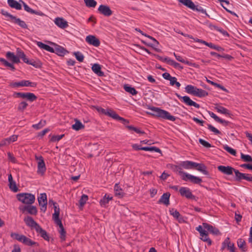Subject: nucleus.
Wrapping results in <instances>:
<instances>
[{"mask_svg":"<svg viewBox=\"0 0 252 252\" xmlns=\"http://www.w3.org/2000/svg\"><path fill=\"white\" fill-rule=\"evenodd\" d=\"M149 109L152 111L153 113H148L149 114L157 117H159L165 120H168L174 122L176 120V118L170 115V114L163 109H161L158 107H151L149 108Z\"/></svg>","mask_w":252,"mask_h":252,"instance_id":"f257e3e1","label":"nucleus"},{"mask_svg":"<svg viewBox=\"0 0 252 252\" xmlns=\"http://www.w3.org/2000/svg\"><path fill=\"white\" fill-rule=\"evenodd\" d=\"M17 199L24 204L32 205L35 200V196L30 193H20L16 195Z\"/></svg>","mask_w":252,"mask_h":252,"instance_id":"f03ea898","label":"nucleus"},{"mask_svg":"<svg viewBox=\"0 0 252 252\" xmlns=\"http://www.w3.org/2000/svg\"><path fill=\"white\" fill-rule=\"evenodd\" d=\"M179 173L182 175V179L184 181H187L189 180L191 183L195 184H199L202 182V179L199 177L183 172L180 167L179 168Z\"/></svg>","mask_w":252,"mask_h":252,"instance_id":"7ed1b4c3","label":"nucleus"},{"mask_svg":"<svg viewBox=\"0 0 252 252\" xmlns=\"http://www.w3.org/2000/svg\"><path fill=\"white\" fill-rule=\"evenodd\" d=\"M35 159L37 162V173L38 175L43 176L46 170L45 163L44 158L42 156H35Z\"/></svg>","mask_w":252,"mask_h":252,"instance_id":"20e7f679","label":"nucleus"},{"mask_svg":"<svg viewBox=\"0 0 252 252\" xmlns=\"http://www.w3.org/2000/svg\"><path fill=\"white\" fill-rule=\"evenodd\" d=\"M13 96L26 99L31 102H32L37 99V96L32 93L15 92L13 94Z\"/></svg>","mask_w":252,"mask_h":252,"instance_id":"39448f33","label":"nucleus"},{"mask_svg":"<svg viewBox=\"0 0 252 252\" xmlns=\"http://www.w3.org/2000/svg\"><path fill=\"white\" fill-rule=\"evenodd\" d=\"M9 85L12 88L24 86L36 87L37 86V83L35 82H30L29 80H22L19 82H11Z\"/></svg>","mask_w":252,"mask_h":252,"instance_id":"423d86ee","label":"nucleus"},{"mask_svg":"<svg viewBox=\"0 0 252 252\" xmlns=\"http://www.w3.org/2000/svg\"><path fill=\"white\" fill-rule=\"evenodd\" d=\"M235 180L240 182L242 180H246L248 182H252V176L250 174L243 173L238 170L235 171Z\"/></svg>","mask_w":252,"mask_h":252,"instance_id":"0eeeda50","label":"nucleus"},{"mask_svg":"<svg viewBox=\"0 0 252 252\" xmlns=\"http://www.w3.org/2000/svg\"><path fill=\"white\" fill-rule=\"evenodd\" d=\"M38 202L40 207V210L43 212H45L47 209V195L45 193H41L38 197Z\"/></svg>","mask_w":252,"mask_h":252,"instance_id":"6e6552de","label":"nucleus"},{"mask_svg":"<svg viewBox=\"0 0 252 252\" xmlns=\"http://www.w3.org/2000/svg\"><path fill=\"white\" fill-rule=\"evenodd\" d=\"M225 248H227L230 251V252H235L234 244L230 242L229 237H227L222 243L221 250L223 251Z\"/></svg>","mask_w":252,"mask_h":252,"instance_id":"1a4fd4ad","label":"nucleus"},{"mask_svg":"<svg viewBox=\"0 0 252 252\" xmlns=\"http://www.w3.org/2000/svg\"><path fill=\"white\" fill-rule=\"evenodd\" d=\"M19 208L23 213L27 212L31 215H35L37 212L36 207L31 205L20 207Z\"/></svg>","mask_w":252,"mask_h":252,"instance_id":"9d476101","label":"nucleus"},{"mask_svg":"<svg viewBox=\"0 0 252 252\" xmlns=\"http://www.w3.org/2000/svg\"><path fill=\"white\" fill-rule=\"evenodd\" d=\"M176 95L179 98L182 99L184 102L188 105L193 106L197 108H199L200 107L199 104L192 101L188 96H181L178 94H176Z\"/></svg>","mask_w":252,"mask_h":252,"instance_id":"9b49d317","label":"nucleus"},{"mask_svg":"<svg viewBox=\"0 0 252 252\" xmlns=\"http://www.w3.org/2000/svg\"><path fill=\"white\" fill-rule=\"evenodd\" d=\"M218 169L219 171L221 172L224 174L227 175H231L233 174L234 172L235 173V171L236 169L229 166H223V165H220L218 167Z\"/></svg>","mask_w":252,"mask_h":252,"instance_id":"f8f14e48","label":"nucleus"},{"mask_svg":"<svg viewBox=\"0 0 252 252\" xmlns=\"http://www.w3.org/2000/svg\"><path fill=\"white\" fill-rule=\"evenodd\" d=\"M98 11L101 14L106 17L111 16L113 13L112 11L108 6L103 4H101L99 6Z\"/></svg>","mask_w":252,"mask_h":252,"instance_id":"ddd939ff","label":"nucleus"},{"mask_svg":"<svg viewBox=\"0 0 252 252\" xmlns=\"http://www.w3.org/2000/svg\"><path fill=\"white\" fill-rule=\"evenodd\" d=\"M180 194L182 196H185L188 199H194L195 196L193 195L189 189L186 187H181L179 189Z\"/></svg>","mask_w":252,"mask_h":252,"instance_id":"4468645a","label":"nucleus"},{"mask_svg":"<svg viewBox=\"0 0 252 252\" xmlns=\"http://www.w3.org/2000/svg\"><path fill=\"white\" fill-rule=\"evenodd\" d=\"M86 41L90 45H92L95 47H98L100 42L99 40L95 36L89 35L86 37Z\"/></svg>","mask_w":252,"mask_h":252,"instance_id":"2eb2a0df","label":"nucleus"},{"mask_svg":"<svg viewBox=\"0 0 252 252\" xmlns=\"http://www.w3.org/2000/svg\"><path fill=\"white\" fill-rule=\"evenodd\" d=\"M203 226L207 232L208 231L210 233L216 235L220 234L219 230L212 225L204 222L203 223Z\"/></svg>","mask_w":252,"mask_h":252,"instance_id":"dca6fc26","label":"nucleus"},{"mask_svg":"<svg viewBox=\"0 0 252 252\" xmlns=\"http://www.w3.org/2000/svg\"><path fill=\"white\" fill-rule=\"evenodd\" d=\"M57 225L59 226L58 231L60 234V238L62 241H65L66 238V231L64 229L62 221H56Z\"/></svg>","mask_w":252,"mask_h":252,"instance_id":"f3484780","label":"nucleus"},{"mask_svg":"<svg viewBox=\"0 0 252 252\" xmlns=\"http://www.w3.org/2000/svg\"><path fill=\"white\" fill-rule=\"evenodd\" d=\"M52 53H54L60 56H64L68 52L63 47L56 45L55 48H53V51Z\"/></svg>","mask_w":252,"mask_h":252,"instance_id":"a211bd4d","label":"nucleus"},{"mask_svg":"<svg viewBox=\"0 0 252 252\" xmlns=\"http://www.w3.org/2000/svg\"><path fill=\"white\" fill-rule=\"evenodd\" d=\"M174 56L176 58V59L179 62H180L181 63H184L186 64L194 67L199 68V65L195 63H192L189 61L185 60L181 56L176 55L175 53H174Z\"/></svg>","mask_w":252,"mask_h":252,"instance_id":"6ab92c4d","label":"nucleus"},{"mask_svg":"<svg viewBox=\"0 0 252 252\" xmlns=\"http://www.w3.org/2000/svg\"><path fill=\"white\" fill-rule=\"evenodd\" d=\"M194 169H196L197 170L202 172L204 175H209V172L207 170V167L204 164L195 162Z\"/></svg>","mask_w":252,"mask_h":252,"instance_id":"aec40b11","label":"nucleus"},{"mask_svg":"<svg viewBox=\"0 0 252 252\" xmlns=\"http://www.w3.org/2000/svg\"><path fill=\"white\" fill-rule=\"evenodd\" d=\"M6 57L8 60L11 61L12 63H18L20 62L19 57L11 52H8L6 53Z\"/></svg>","mask_w":252,"mask_h":252,"instance_id":"412c9836","label":"nucleus"},{"mask_svg":"<svg viewBox=\"0 0 252 252\" xmlns=\"http://www.w3.org/2000/svg\"><path fill=\"white\" fill-rule=\"evenodd\" d=\"M55 23L62 29H64L68 27L67 22L62 18H56L55 20Z\"/></svg>","mask_w":252,"mask_h":252,"instance_id":"4be33fe9","label":"nucleus"},{"mask_svg":"<svg viewBox=\"0 0 252 252\" xmlns=\"http://www.w3.org/2000/svg\"><path fill=\"white\" fill-rule=\"evenodd\" d=\"M170 194L169 192H166L162 194L160 198L158 200V203H162L166 206H168L169 204V197Z\"/></svg>","mask_w":252,"mask_h":252,"instance_id":"5701e85b","label":"nucleus"},{"mask_svg":"<svg viewBox=\"0 0 252 252\" xmlns=\"http://www.w3.org/2000/svg\"><path fill=\"white\" fill-rule=\"evenodd\" d=\"M195 162L191 161H184L180 163V166L186 169H194Z\"/></svg>","mask_w":252,"mask_h":252,"instance_id":"b1692460","label":"nucleus"},{"mask_svg":"<svg viewBox=\"0 0 252 252\" xmlns=\"http://www.w3.org/2000/svg\"><path fill=\"white\" fill-rule=\"evenodd\" d=\"M7 3L9 6L17 10H21L22 9V5L15 0H7Z\"/></svg>","mask_w":252,"mask_h":252,"instance_id":"393cba45","label":"nucleus"},{"mask_svg":"<svg viewBox=\"0 0 252 252\" xmlns=\"http://www.w3.org/2000/svg\"><path fill=\"white\" fill-rule=\"evenodd\" d=\"M92 69L98 76H104V73L101 70V66L99 64H94L92 67Z\"/></svg>","mask_w":252,"mask_h":252,"instance_id":"a878e982","label":"nucleus"},{"mask_svg":"<svg viewBox=\"0 0 252 252\" xmlns=\"http://www.w3.org/2000/svg\"><path fill=\"white\" fill-rule=\"evenodd\" d=\"M237 245L240 249L242 252H246L247 251V247L246 246V243L245 241L242 238H240L237 241Z\"/></svg>","mask_w":252,"mask_h":252,"instance_id":"bb28decb","label":"nucleus"},{"mask_svg":"<svg viewBox=\"0 0 252 252\" xmlns=\"http://www.w3.org/2000/svg\"><path fill=\"white\" fill-rule=\"evenodd\" d=\"M12 23L19 25L23 29H28V26L26 23L24 21L21 20L20 18H18L16 17H15L14 19L12 21Z\"/></svg>","mask_w":252,"mask_h":252,"instance_id":"cd10ccee","label":"nucleus"},{"mask_svg":"<svg viewBox=\"0 0 252 252\" xmlns=\"http://www.w3.org/2000/svg\"><path fill=\"white\" fill-rule=\"evenodd\" d=\"M208 93L206 91L201 89L196 88L194 95L199 97H204L208 95Z\"/></svg>","mask_w":252,"mask_h":252,"instance_id":"c85d7f7f","label":"nucleus"},{"mask_svg":"<svg viewBox=\"0 0 252 252\" xmlns=\"http://www.w3.org/2000/svg\"><path fill=\"white\" fill-rule=\"evenodd\" d=\"M180 3H182L184 5L188 7L194 9L195 7V4L191 1V0H178Z\"/></svg>","mask_w":252,"mask_h":252,"instance_id":"c756f323","label":"nucleus"},{"mask_svg":"<svg viewBox=\"0 0 252 252\" xmlns=\"http://www.w3.org/2000/svg\"><path fill=\"white\" fill-rule=\"evenodd\" d=\"M200 239L202 241L207 243L208 246H211L212 245V240L208 237V233L207 232V231L204 232V234H201L200 235Z\"/></svg>","mask_w":252,"mask_h":252,"instance_id":"7c9ffc66","label":"nucleus"},{"mask_svg":"<svg viewBox=\"0 0 252 252\" xmlns=\"http://www.w3.org/2000/svg\"><path fill=\"white\" fill-rule=\"evenodd\" d=\"M38 233L41 237H42L44 240L49 241L50 237L49 236L47 232L44 229H43L41 227L38 229V230L36 231Z\"/></svg>","mask_w":252,"mask_h":252,"instance_id":"2f4dec72","label":"nucleus"},{"mask_svg":"<svg viewBox=\"0 0 252 252\" xmlns=\"http://www.w3.org/2000/svg\"><path fill=\"white\" fill-rule=\"evenodd\" d=\"M114 190L115 195L119 198H122L124 195V193L122 191V189L120 188V187L118 184H116L114 187Z\"/></svg>","mask_w":252,"mask_h":252,"instance_id":"473e14b6","label":"nucleus"},{"mask_svg":"<svg viewBox=\"0 0 252 252\" xmlns=\"http://www.w3.org/2000/svg\"><path fill=\"white\" fill-rule=\"evenodd\" d=\"M215 109L217 110V111L218 113H220V114H223L225 115L229 114V111L228 109L218 104L216 105V106L215 107Z\"/></svg>","mask_w":252,"mask_h":252,"instance_id":"72a5a7b5","label":"nucleus"},{"mask_svg":"<svg viewBox=\"0 0 252 252\" xmlns=\"http://www.w3.org/2000/svg\"><path fill=\"white\" fill-rule=\"evenodd\" d=\"M75 123L72 126V128L75 130H79L84 128V126L79 120L75 119Z\"/></svg>","mask_w":252,"mask_h":252,"instance_id":"f704fd0d","label":"nucleus"},{"mask_svg":"<svg viewBox=\"0 0 252 252\" xmlns=\"http://www.w3.org/2000/svg\"><path fill=\"white\" fill-rule=\"evenodd\" d=\"M124 89L126 92L129 93L132 95H136L138 93V92L134 88L128 86V85H125Z\"/></svg>","mask_w":252,"mask_h":252,"instance_id":"c9c22d12","label":"nucleus"},{"mask_svg":"<svg viewBox=\"0 0 252 252\" xmlns=\"http://www.w3.org/2000/svg\"><path fill=\"white\" fill-rule=\"evenodd\" d=\"M10 236L13 239L18 240L19 242L23 243V240L25 238V236L23 235H20L18 233L12 232L10 234Z\"/></svg>","mask_w":252,"mask_h":252,"instance_id":"e433bc0d","label":"nucleus"},{"mask_svg":"<svg viewBox=\"0 0 252 252\" xmlns=\"http://www.w3.org/2000/svg\"><path fill=\"white\" fill-rule=\"evenodd\" d=\"M37 45L41 49H43L47 51H49L51 53L53 51V48L50 47V46L45 44L41 42L38 41L37 42Z\"/></svg>","mask_w":252,"mask_h":252,"instance_id":"4c0bfd02","label":"nucleus"},{"mask_svg":"<svg viewBox=\"0 0 252 252\" xmlns=\"http://www.w3.org/2000/svg\"><path fill=\"white\" fill-rule=\"evenodd\" d=\"M105 115L115 120H117L119 117V115L115 111L110 109H106Z\"/></svg>","mask_w":252,"mask_h":252,"instance_id":"58836bf2","label":"nucleus"},{"mask_svg":"<svg viewBox=\"0 0 252 252\" xmlns=\"http://www.w3.org/2000/svg\"><path fill=\"white\" fill-rule=\"evenodd\" d=\"M112 199V197H110L109 195L105 194V196L100 201V204L101 206H105L108 203L109 200Z\"/></svg>","mask_w":252,"mask_h":252,"instance_id":"ea45409f","label":"nucleus"},{"mask_svg":"<svg viewBox=\"0 0 252 252\" xmlns=\"http://www.w3.org/2000/svg\"><path fill=\"white\" fill-rule=\"evenodd\" d=\"M26 224L31 228H34L36 231L40 227L36 221H26Z\"/></svg>","mask_w":252,"mask_h":252,"instance_id":"a19ab883","label":"nucleus"},{"mask_svg":"<svg viewBox=\"0 0 252 252\" xmlns=\"http://www.w3.org/2000/svg\"><path fill=\"white\" fill-rule=\"evenodd\" d=\"M54 209V213L53 214V219L54 220H61L59 219L60 208L59 206L55 207Z\"/></svg>","mask_w":252,"mask_h":252,"instance_id":"79ce46f5","label":"nucleus"},{"mask_svg":"<svg viewBox=\"0 0 252 252\" xmlns=\"http://www.w3.org/2000/svg\"><path fill=\"white\" fill-rule=\"evenodd\" d=\"M196 88V87H195L193 86L189 85L186 87L185 89L186 92H187L188 94L194 95Z\"/></svg>","mask_w":252,"mask_h":252,"instance_id":"37998d69","label":"nucleus"},{"mask_svg":"<svg viewBox=\"0 0 252 252\" xmlns=\"http://www.w3.org/2000/svg\"><path fill=\"white\" fill-rule=\"evenodd\" d=\"M86 6L88 7H94L97 2L94 0H84Z\"/></svg>","mask_w":252,"mask_h":252,"instance_id":"c03bdc74","label":"nucleus"},{"mask_svg":"<svg viewBox=\"0 0 252 252\" xmlns=\"http://www.w3.org/2000/svg\"><path fill=\"white\" fill-rule=\"evenodd\" d=\"M170 214L175 219H179L180 214L179 212L176 209L172 208L169 211Z\"/></svg>","mask_w":252,"mask_h":252,"instance_id":"a18cd8bd","label":"nucleus"},{"mask_svg":"<svg viewBox=\"0 0 252 252\" xmlns=\"http://www.w3.org/2000/svg\"><path fill=\"white\" fill-rule=\"evenodd\" d=\"M45 124V121L41 120L38 124L33 125L32 127L36 129H39L43 127Z\"/></svg>","mask_w":252,"mask_h":252,"instance_id":"49530a36","label":"nucleus"},{"mask_svg":"<svg viewBox=\"0 0 252 252\" xmlns=\"http://www.w3.org/2000/svg\"><path fill=\"white\" fill-rule=\"evenodd\" d=\"M24 244L28 245V246H33L35 244H36V242L32 241L31 239L25 237V239L23 240V243Z\"/></svg>","mask_w":252,"mask_h":252,"instance_id":"de8ad7c7","label":"nucleus"},{"mask_svg":"<svg viewBox=\"0 0 252 252\" xmlns=\"http://www.w3.org/2000/svg\"><path fill=\"white\" fill-rule=\"evenodd\" d=\"M241 158L245 162H252V158L250 155L241 153Z\"/></svg>","mask_w":252,"mask_h":252,"instance_id":"09e8293b","label":"nucleus"},{"mask_svg":"<svg viewBox=\"0 0 252 252\" xmlns=\"http://www.w3.org/2000/svg\"><path fill=\"white\" fill-rule=\"evenodd\" d=\"M28 103L25 101H22L20 102L18 106V110L20 111L23 112L28 106Z\"/></svg>","mask_w":252,"mask_h":252,"instance_id":"8fccbe9b","label":"nucleus"},{"mask_svg":"<svg viewBox=\"0 0 252 252\" xmlns=\"http://www.w3.org/2000/svg\"><path fill=\"white\" fill-rule=\"evenodd\" d=\"M223 149L226 151L227 152H228L229 153H230V154H231L233 156H235L236 155V151L231 148V147H229L227 145H225L223 146Z\"/></svg>","mask_w":252,"mask_h":252,"instance_id":"3c124183","label":"nucleus"},{"mask_svg":"<svg viewBox=\"0 0 252 252\" xmlns=\"http://www.w3.org/2000/svg\"><path fill=\"white\" fill-rule=\"evenodd\" d=\"M207 126H208V128L210 131L214 132L215 134L218 135V134H220L221 133L220 131H219L218 129H217L216 127L213 126L211 124H207Z\"/></svg>","mask_w":252,"mask_h":252,"instance_id":"603ef678","label":"nucleus"},{"mask_svg":"<svg viewBox=\"0 0 252 252\" xmlns=\"http://www.w3.org/2000/svg\"><path fill=\"white\" fill-rule=\"evenodd\" d=\"M73 54L75 56L76 59L79 62H82L83 61L84 57L81 53H80L79 52H74L73 53Z\"/></svg>","mask_w":252,"mask_h":252,"instance_id":"864d4df0","label":"nucleus"},{"mask_svg":"<svg viewBox=\"0 0 252 252\" xmlns=\"http://www.w3.org/2000/svg\"><path fill=\"white\" fill-rule=\"evenodd\" d=\"M144 36L151 39V40H152V41L154 42V43L153 44H149L148 45L149 46H150L151 47H153V46H157L159 44V42L153 37H152L150 35H147V34H144Z\"/></svg>","mask_w":252,"mask_h":252,"instance_id":"5fc2aeb1","label":"nucleus"},{"mask_svg":"<svg viewBox=\"0 0 252 252\" xmlns=\"http://www.w3.org/2000/svg\"><path fill=\"white\" fill-rule=\"evenodd\" d=\"M88 199V197L86 194H83L81 197V198L79 200V203L80 205L81 206H83L84 205V204L86 203L87 200Z\"/></svg>","mask_w":252,"mask_h":252,"instance_id":"6e6d98bb","label":"nucleus"},{"mask_svg":"<svg viewBox=\"0 0 252 252\" xmlns=\"http://www.w3.org/2000/svg\"><path fill=\"white\" fill-rule=\"evenodd\" d=\"M9 187L10 189L14 192H17L18 190V188L17 187L16 183L14 181L9 184Z\"/></svg>","mask_w":252,"mask_h":252,"instance_id":"4d7b16f0","label":"nucleus"},{"mask_svg":"<svg viewBox=\"0 0 252 252\" xmlns=\"http://www.w3.org/2000/svg\"><path fill=\"white\" fill-rule=\"evenodd\" d=\"M20 1L21 2V3L23 4L24 8V10L25 11H26L27 12H29L30 13H32V12H33V10L32 9V8H31L25 2H24L22 0H20Z\"/></svg>","mask_w":252,"mask_h":252,"instance_id":"13d9d810","label":"nucleus"},{"mask_svg":"<svg viewBox=\"0 0 252 252\" xmlns=\"http://www.w3.org/2000/svg\"><path fill=\"white\" fill-rule=\"evenodd\" d=\"M64 134H62L60 135H53L51 138V141L52 142H56L60 141L63 136Z\"/></svg>","mask_w":252,"mask_h":252,"instance_id":"bf43d9fd","label":"nucleus"},{"mask_svg":"<svg viewBox=\"0 0 252 252\" xmlns=\"http://www.w3.org/2000/svg\"><path fill=\"white\" fill-rule=\"evenodd\" d=\"M1 13L3 15H4L6 17H9L10 19V20L12 22L13 21V20L14 19L15 17H16V16H14L13 15H11V14L9 13L8 12L5 11L4 10H2Z\"/></svg>","mask_w":252,"mask_h":252,"instance_id":"052dcab7","label":"nucleus"},{"mask_svg":"<svg viewBox=\"0 0 252 252\" xmlns=\"http://www.w3.org/2000/svg\"><path fill=\"white\" fill-rule=\"evenodd\" d=\"M199 142L204 147L206 148H210L211 147V145L208 143V142L206 141L205 140L200 138L199 139Z\"/></svg>","mask_w":252,"mask_h":252,"instance_id":"680f3d73","label":"nucleus"},{"mask_svg":"<svg viewBox=\"0 0 252 252\" xmlns=\"http://www.w3.org/2000/svg\"><path fill=\"white\" fill-rule=\"evenodd\" d=\"M7 156L9 160H10L11 162L14 163L17 162L16 158H15L13 154L9 152L7 153Z\"/></svg>","mask_w":252,"mask_h":252,"instance_id":"e2e57ef3","label":"nucleus"},{"mask_svg":"<svg viewBox=\"0 0 252 252\" xmlns=\"http://www.w3.org/2000/svg\"><path fill=\"white\" fill-rule=\"evenodd\" d=\"M193 10H196L197 11L201 12L202 13L206 14V15H208V14L206 13V11L205 9H204L201 6L198 5L196 6L195 5L194 9Z\"/></svg>","mask_w":252,"mask_h":252,"instance_id":"0e129e2a","label":"nucleus"},{"mask_svg":"<svg viewBox=\"0 0 252 252\" xmlns=\"http://www.w3.org/2000/svg\"><path fill=\"white\" fill-rule=\"evenodd\" d=\"M196 230L199 232L200 235L201 234H204V232L206 231L205 229L203 227V225H199L196 228Z\"/></svg>","mask_w":252,"mask_h":252,"instance_id":"69168bd1","label":"nucleus"},{"mask_svg":"<svg viewBox=\"0 0 252 252\" xmlns=\"http://www.w3.org/2000/svg\"><path fill=\"white\" fill-rule=\"evenodd\" d=\"M10 143L8 140V138H5L2 140L0 143V146H4L9 144Z\"/></svg>","mask_w":252,"mask_h":252,"instance_id":"338daca9","label":"nucleus"},{"mask_svg":"<svg viewBox=\"0 0 252 252\" xmlns=\"http://www.w3.org/2000/svg\"><path fill=\"white\" fill-rule=\"evenodd\" d=\"M28 64L32 65V66L35 67H38L40 66V63H36L35 61L33 60H30L28 63Z\"/></svg>","mask_w":252,"mask_h":252,"instance_id":"774afa93","label":"nucleus"}]
</instances>
